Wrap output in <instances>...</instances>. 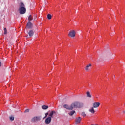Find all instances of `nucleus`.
Instances as JSON below:
<instances>
[{
    "mask_svg": "<svg viewBox=\"0 0 125 125\" xmlns=\"http://www.w3.org/2000/svg\"><path fill=\"white\" fill-rule=\"evenodd\" d=\"M76 113V111L75 110H72L69 112V116H73Z\"/></svg>",
    "mask_w": 125,
    "mask_h": 125,
    "instance_id": "dca6fc26",
    "label": "nucleus"
},
{
    "mask_svg": "<svg viewBox=\"0 0 125 125\" xmlns=\"http://www.w3.org/2000/svg\"><path fill=\"white\" fill-rule=\"evenodd\" d=\"M51 117H47L45 120V123L46 125H48L50 123H51Z\"/></svg>",
    "mask_w": 125,
    "mask_h": 125,
    "instance_id": "39448f33",
    "label": "nucleus"
},
{
    "mask_svg": "<svg viewBox=\"0 0 125 125\" xmlns=\"http://www.w3.org/2000/svg\"><path fill=\"white\" fill-rule=\"evenodd\" d=\"M71 105L72 108V110L74 109V108H78V101H75L72 103Z\"/></svg>",
    "mask_w": 125,
    "mask_h": 125,
    "instance_id": "20e7f679",
    "label": "nucleus"
},
{
    "mask_svg": "<svg viewBox=\"0 0 125 125\" xmlns=\"http://www.w3.org/2000/svg\"><path fill=\"white\" fill-rule=\"evenodd\" d=\"M63 107L67 110H73V108L72 107V105L69 106L68 104H64L63 105Z\"/></svg>",
    "mask_w": 125,
    "mask_h": 125,
    "instance_id": "1a4fd4ad",
    "label": "nucleus"
},
{
    "mask_svg": "<svg viewBox=\"0 0 125 125\" xmlns=\"http://www.w3.org/2000/svg\"><path fill=\"white\" fill-rule=\"evenodd\" d=\"M47 17L48 19H49V20H50V19H51V17H52V16L50 14H48L47 16Z\"/></svg>",
    "mask_w": 125,
    "mask_h": 125,
    "instance_id": "6ab92c4d",
    "label": "nucleus"
},
{
    "mask_svg": "<svg viewBox=\"0 0 125 125\" xmlns=\"http://www.w3.org/2000/svg\"><path fill=\"white\" fill-rule=\"evenodd\" d=\"M81 120H82V118H81L80 117H79L78 118H76V124H80L81 123Z\"/></svg>",
    "mask_w": 125,
    "mask_h": 125,
    "instance_id": "ddd939ff",
    "label": "nucleus"
},
{
    "mask_svg": "<svg viewBox=\"0 0 125 125\" xmlns=\"http://www.w3.org/2000/svg\"><path fill=\"white\" fill-rule=\"evenodd\" d=\"M91 125H97L96 124H91Z\"/></svg>",
    "mask_w": 125,
    "mask_h": 125,
    "instance_id": "a878e982",
    "label": "nucleus"
},
{
    "mask_svg": "<svg viewBox=\"0 0 125 125\" xmlns=\"http://www.w3.org/2000/svg\"><path fill=\"white\" fill-rule=\"evenodd\" d=\"M86 94L87 97H89V98H91V95H90V92L89 91H87Z\"/></svg>",
    "mask_w": 125,
    "mask_h": 125,
    "instance_id": "f3484780",
    "label": "nucleus"
},
{
    "mask_svg": "<svg viewBox=\"0 0 125 125\" xmlns=\"http://www.w3.org/2000/svg\"><path fill=\"white\" fill-rule=\"evenodd\" d=\"M19 11L20 14H25L26 13V8L25 7V4L23 2H21L19 8Z\"/></svg>",
    "mask_w": 125,
    "mask_h": 125,
    "instance_id": "f257e3e1",
    "label": "nucleus"
},
{
    "mask_svg": "<svg viewBox=\"0 0 125 125\" xmlns=\"http://www.w3.org/2000/svg\"><path fill=\"white\" fill-rule=\"evenodd\" d=\"M68 36H69V37L71 38H74L76 37V32H75V30H72L70 31Z\"/></svg>",
    "mask_w": 125,
    "mask_h": 125,
    "instance_id": "7ed1b4c3",
    "label": "nucleus"
},
{
    "mask_svg": "<svg viewBox=\"0 0 125 125\" xmlns=\"http://www.w3.org/2000/svg\"><path fill=\"white\" fill-rule=\"evenodd\" d=\"M42 108L43 110H47V109L48 108V106H47V105H42Z\"/></svg>",
    "mask_w": 125,
    "mask_h": 125,
    "instance_id": "4468645a",
    "label": "nucleus"
},
{
    "mask_svg": "<svg viewBox=\"0 0 125 125\" xmlns=\"http://www.w3.org/2000/svg\"><path fill=\"white\" fill-rule=\"evenodd\" d=\"M94 107H91L90 109L89 110V111H90L92 114H94L95 113V111H94Z\"/></svg>",
    "mask_w": 125,
    "mask_h": 125,
    "instance_id": "2eb2a0df",
    "label": "nucleus"
},
{
    "mask_svg": "<svg viewBox=\"0 0 125 125\" xmlns=\"http://www.w3.org/2000/svg\"><path fill=\"white\" fill-rule=\"evenodd\" d=\"M84 106V104L83 102L78 101V108H83Z\"/></svg>",
    "mask_w": 125,
    "mask_h": 125,
    "instance_id": "0eeeda50",
    "label": "nucleus"
},
{
    "mask_svg": "<svg viewBox=\"0 0 125 125\" xmlns=\"http://www.w3.org/2000/svg\"><path fill=\"white\" fill-rule=\"evenodd\" d=\"M56 113V112H55V111L53 110L51 112V113H50L49 115V117L50 118H53V115H54V114H55Z\"/></svg>",
    "mask_w": 125,
    "mask_h": 125,
    "instance_id": "9b49d317",
    "label": "nucleus"
},
{
    "mask_svg": "<svg viewBox=\"0 0 125 125\" xmlns=\"http://www.w3.org/2000/svg\"><path fill=\"white\" fill-rule=\"evenodd\" d=\"M28 35H29V37H33V36H34V31L30 30L28 32Z\"/></svg>",
    "mask_w": 125,
    "mask_h": 125,
    "instance_id": "f8f14e48",
    "label": "nucleus"
},
{
    "mask_svg": "<svg viewBox=\"0 0 125 125\" xmlns=\"http://www.w3.org/2000/svg\"><path fill=\"white\" fill-rule=\"evenodd\" d=\"M82 116L83 117H86V114H85V112H82L81 114Z\"/></svg>",
    "mask_w": 125,
    "mask_h": 125,
    "instance_id": "4be33fe9",
    "label": "nucleus"
},
{
    "mask_svg": "<svg viewBox=\"0 0 125 125\" xmlns=\"http://www.w3.org/2000/svg\"><path fill=\"white\" fill-rule=\"evenodd\" d=\"M91 67V64H89L87 65V66L85 67V69L86 71H88L90 70V68Z\"/></svg>",
    "mask_w": 125,
    "mask_h": 125,
    "instance_id": "9d476101",
    "label": "nucleus"
},
{
    "mask_svg": "<svg viewBox=\"0 0 125 125\" xmlns=\"http://www.w3.org/2000/svg\"><path fill=\"white\" fill-rule=\"evenodd\" d=\"M99 106H100V103L94 102L93 103V108H98Z\"/></svg>",
    "mask_w": 125,
    "mask_h": 125,
    "instance_id": "423d86ee",
    "label": "nucleus"
},
{
    "mask_svg": "<svg viewBox=\"0 0 125 125\" xmlns=\"http://www.w3.org/2000/svg\"><path fill=\"white\" fill-rule=\"evenodd\" d=\"M33 28V24L31 22H28L26 25V29H32Z\"/></svg>",
    "mask_w": 125,
    "mask_h": 125,
    "instance_id": "6e6552de",
    "label": "nucleus"
},
{
    "mask_svg": "<svg viewBox=\"0 0 125 125\" xmlns=\"http://www.w3.org/2000/svg\"><path fill=\"white\" fill-rule=\"evenodd\" d=\"M123 114H125V110H124V111H123Z\"/></svg>",
    "mask_w": 125,
    "mask_h": 125,
    "instance_id": "393cba45",
    "label": "nucleus"
},
{
    "mask_svg": "<svg viewBox=\"0 0 125 125\" xmlns=\"http://www.w3.org/2000/svg\"><path fill=\"white\" fill-rule=\"evenodd\" d=\"M4 35H7V30L6 29V28H4Z\"/></svg>",
    "mask_w": 125,
    "mask_h": 125,
    "instance_id": "aec40b11",
    "label": "nucleus"
},
{
    "mask_svg": "<svg viewBox=\"0 0 125 125\" xmlns=\"http://www.w3.org/2000/svg\"><path fill=\"white\" fill-rule=\"evenodd\" d=\"M10 120L11 121V122L14 121V117H13V116H11L10 117Z\"/></svg>",
    "mask_w": 125,
    "mask_h": 125,
    "instance_id": "412c9836",
    "label": "nucleus"
},
{
    "mask_svg": "<svg viewBox=\"0 0 125 125\" xmlns=\"http://www.w3.org/2000/svg\"><path fill=\"white\" fill-rule=\"evenodd\" d=\"M33 19H34V18L32 17V15H30L28 17L29 21H32Z\"/></svg>",
    "mask_w": 125,
    "mask_h": 125,
    "instance_id": "a211bd4d",
    "label": "nucleus"
},
{
    "mask_svg": "<svg viewBox=\"0 0 125 125\" xmlns=\"http://www.w3.org/2000/svg\"><path fill=\"white\" fill-rule=\"evenodd\" d=\"M49 113L48 112L45 113V116L44 117V119H45V118H47V115H49Z\"/></svg>",
    "mask_w": 125,
    "mask_h": 125,
    "instance_id": "5701e85b",
    "label": "nucleus"
},
{
    "mask_svg": "<svg viewBox=\"0 0 125 125\" xmlns=\"http://www.w3.org/2000/svg\"><path fill=\"white\" fill-rule=\"evenodd\" d=\"M29 112V109H26L25 111V113H28Z\"/></svg>",
    "mask_w": 125,
    "mask_h": 125,
    "instance_id": "b1692460",
    "label": "nucleus"
},
{
    "mask_svg": "<svg viewBox=\"0 0 125 125\" xmlns=\"http://www.w3.org/2000/svg\"><path fill=\"white\" fill-rule=\"evenodd\" d=\"M41 119H42V116H35L31 119V122L32 123H36V122H39V121H41Z\"/></svg>",
    "mask_w": 125,
    "mask_h": 125,
    "instance_id": "f03ea898",
    "label": "nucleus"
}]
</instances>
